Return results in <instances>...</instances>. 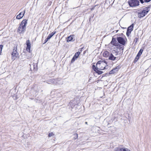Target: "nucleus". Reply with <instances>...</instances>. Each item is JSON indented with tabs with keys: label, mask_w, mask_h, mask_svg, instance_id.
<instances>
[{
	"label": "nucleus",
	"mask_w": 151,
	"mask_h": 151,
	"mask_svg": "<svg viewBox=\"0 0 151 151\" xmlns=\"http://www.w3.org/2000/svg\"><path fill=\"white\" fill-rule=\"evenodd\" d=\"M143 4L144 3V1L143 0H139Z\"/></svg>",
	"instance_id": "nucleus-24"
},
{
	"label": "nucleus",
	"mask_w": 151,
	"mask_h": 151,
	"mask_svg": "<svg viewBox=\"0 0 151 151\" xmlns=\"http://www.w3.org/2000/svg\"><path fill=\"white\" fill-rule=\"evenodd\" d=\"M56 32H52L49 35L47 36V37L50 39L55 33Z\"/></svg>",
	"instance_id": "nucleus-18"
},
{
	"label": "nucleus",
	"mask_w": 151,
	"mask_h": 151,
	"mask_svg": "<svg viewBox=\"0 0 151 151\" xmlns=\"http://www.w3.org/2000/svg\"><path fill=\"white\" fill-rule=\"evenodd\" d=\"M127 35L128 36H129V33L127 34Z\"/></svg>",
	"instance_id": "nucleus-25"
},
{
	"label": "nucleus",
	"mask_w": 151,
	"mask_h": 151,
	"mask_svg": "<svg viewBox=\"0 0 151 151\" xmlns=\"http://www.w3.org/2000/svg\"><path fill=\"white\" fill-rule=\"evenodd\" d=\"M3 47V45H0V55L1 54V52Z\"/></svg>",
	"instance_id": "nucleus-20"
},
{
	"label": "nucleus",
	"mask_w": 151,
	"mask_h": 151,
	"mask_svg": "<svg viewBox=\"0 0 151 151\" xmlns=\"http://www.w3.org/2000/svg\"><path fill=\"white\" fill-rule=\"evenodd\" d=\"M120 68V66H118L115 68L113 69L109 72L110 74H113L117 73Z\"/></svg>",
	"instance_id": "nucleus-8"
},
{
	"label": "nucleus",
	"mask_w": 151,
	"mask_h": 151,
	"mask_svg": "<svg viewBox=\"0 0 151 151\" xmlns=\"http://www.w3.org/2000/svg\"><path fill=\"white\" fill-rule=\"evenodd\" d=\"M74 136H75V137H74V138L75 139H76L78 137V134H74Z\"/></svg>",
	"instance_id": "nucleus-21"
},
{
	"label": "nucleus",
	"mask_w": 151,
	"mask_h": 151,
	"mask_svg": "<svg viewBox=\"0 0 151 151\" xmlns=\"http://www.w3.org/2000/svg\"><path fill=\"white\" fill-rule=\"evenodd\" d=\"M129 4L131 6H136L139 5V2L138 0H130Z\"/></svg>",
	"instance_id": "nucleus-5"
},
{
	"label": "nucleus",
	"mask_w": 151,
	"mask_h": 151,
	"mask_svg": "<svg viewBox=\"0 0 151 151\" xmlns=\"http://www.w3.org/2000/svg\"><path fill=\"white\" fill-rule=\"evenodd\" d=\"M26 45H27L26 47V50L27 51L30 52L31 47V43L29 40H27L26 41Z\"/></svg>",
	"instance_id": "nucleus-9"
},
{
	"label": "nucleus",
	"mask_w": 151,
	"mask_h": 151,
	"mask_svg": "<svg viewBox=\"0 0 151 151\" xmlns=\"http://www.w3.org/2000/svg\"><path fill=\"white\" fill-rule=\"evenodd\" d=\"M49 39H50L47 37V38L45 40V42H47Z\"/></svg>",
	"instance_id": "nucleus-22"
},
{
	"label": "nucleus",
	"mask_w": 151,
	"mask_h": 151,
	"mask_svg": "<svg viewBox=\"0 0 151 151\" xmlns=\"http://www.w3.org/2000/svg\"><path fill=\"white\" fill-rule=\"evenodd\" d=\"M85 123H86V124H87V122H86Z\"/></svg>",
	"instance_id": "nucleus-26"
},
{
	"label": "nucleus",
	"mask_w": 151,
	"mask_h": 151,
	"mask_svg": "<svg viewBox=\"0 0 151 151\" xmlns=\"http://www.w3.org/2000/svg\"><path fill=\"white\" fill-rule=\"evenodd\" d=\"M25 13V11L24 13L20 12L16 17V19H19L22 18L24 16Z\"/></svg>",
	"instance_id": "nucleus-12"
},
{
	"label": "nucleus",
	"mask_w": 151,
	"mask_h": 151,
	"mask_svg": "<svg viewBox=\"0 0 151 151\" xmlns=\"http://www.w3.org/2000/svg\"><path fill=\"white\" fill-rule=\"evenodd\" d=\"M80 54V52H78L76 53L73 56V58L72 59L71 62H73L76 59L78 58Z\"/></svg>",
	"instance_id": "nucleus-10"
},
{
	"label": "nucleus",
	"mask_w": 151,
	"mask_h": 151,
	"mask_svg": "<svg viewBox=\"0 0 151 151\" xmlns=\"http://www.w3.org/2000/svg\"><path fill=\"white\" fill-rule=\"evenodd\" d=\"M118 151H131L129 148L126 147H122L119 149H118Z\"/></svg>",
	"instance_id": "nucleus-16"
},
{
	"label": "nucleus",
	"mask_w": 151,
	"mask_h": 151,
	"mask_svg": "<svg viewBox=\"0 0 151 151\" xmlns=\"http://www.w3.org/2000/svg\"><path fill=\"white\" fill-rule=\"evenodd\" d=\"M146 2H149L151 0H144Z\"/></svg>",
	"instance_id": "nucleus-23"
},
{
	"label": "nucleus",
	"mask_w": 151,
	"mask_h": 151,
	"mask_svg": "<svg viewBox=\"0 0 151 151\" xmlns=\"http://www.w3.org/2000/svg\"><path fill=\"white\" fill-rule=\"evenodd\" d=\"M107 63L105 62L100 60L96 63V67L94 65H93V69L98 74H101L103 73V72L99 70H102L104 69Z\"/></svg>",
	"instance_id": "nucleus-1"
},
{
	"label": "nucleus",
	"mask_w": 151,
	"mask_h": 151,
	"mask_svg": "<svg viewBox=\"0 0 151 151\" xmlns=\"http://www.w3.org/2000/svg\"><path fill=\"white\" fill-rule=\"evenodd\" d=\"M114 53L113 51L112 52V53H111L110 54L109 56V60H114L116 59V57L117 55V53L115 52V54L114 55H113V54Z\"/></svg>",
	"instance_id": "nucleus-7"
},
{
	"label": "nucleus",
	"mask_w": 151,
	"mask_h": 151,
	"mask_svg": "<svg viewBox=\"0 0 151 151\" xmlns=\"http://www.w3.org/2000/svg\"><path fill=\"white\" fill-rule=\"evenodd\" d=\"M27 20L25 19L23 20L19 26L18 27L17 30V32L19 34H23L26 30V25L27 24Z\"/></svg>",
	"instance_id": "nucleus-2"
},
{
	"label": "nucleus",
	"mask_w": 151,
	"mask_h": 151,
	"mask_svg": "<svg viewBox=\"0 0 151 151\" xmlns=\"http://www.w3.org/2000/svg\"><path fill=\"white\" fill-rule=\"evenodd\" d=\"M111 44L115 46H117L118 44V43L117 42L116 39L114 38H112V41L111 42Z\"/></svg>",
	"instance_id": "nucleus-13"
},
{
	"label": "nucleus",
	"mask_w": 151,
	"mask_h": 151,
	"mask_svg": "<svg viewBox=\"0 0 151 151\" xmlns=\"http://www.w3.org/2000/svg\"><path fill=\"white\" fill-rule=\"evenodd\" d=\"M55 134H53L52 132H51L48 135V137H50L53 136Z\"/></svg>",
	"instance_id": "nucleus-19"
},
{
	"label": "nucleus",
	"mask_w": 151,
	"mask_h": 151,
	"mask_svg": "<svg viewBox=\"0 0 151 151\" xmlns=\"http://www.w3.org/2000/svg\"><path fill=\"white\" fill-rule=\"evenodd\" d=\"M149 11L150 9L149 7L145 8L142 11L138 13V17L141 18L144 17L147 14Z\"/></svg>",
	"instance_id": "nucleus-3"
},
{
	"label": "nucleus",
	"mask_w": 151,
	"mask_h": 151,
	"mask_svg": "<svg viewBox=\"0 0 151 151\" xmlns=\"http://www.w3.org/2000/svg\"><path fill=\"white\" fill-rule=\"evenodd\" d=\"M117 40L119 43L123 45L125 44L127 41L126 38L121 37H117Z\"/></svg>",
	"instance_id": "nucleus-6"
},
{
	"label": "nucleus",
	"mask_w": 151,
	"mask_h": 151,
	"mask_svg": "<svg viewBox=\"0 0 151 151\" xmlns=\"http://www.w3.org/2000/svg\"><path fill=\"white\" fill-rule=\"evenodd\" d=\"M143 51V50L141 49L137 54L135 59V60L137 61L139 58V57L141 55Z\"/></svg>",
	"instance_id": "nucleus-11"
},
{
	"label": "nucleus",
	"mask_w": 151,
	"mask_h": 151,
	"mask_svg": "<svg viewBox=\"0 0 151 151\" xmlns=\"http://www.w3.org/2000/svg\"><path fill=\"white\" fill-rule=\"evenodd\" d=\"M17 48L14 47L11 53L12 59L13 60H14L16 58L18 57L19 54L17 51Z\"/></svg>",
	"instance_id": "nucleus-4"
},
{
	"label": "nucleus",
	"mask_w": 151,
	"mask_h": 151,
	"mask_svg": "<svg viewBox=\"0 0 151 151\" xmlns=\"http://www.w3.org/2000/svg\"><path fill=\"white\" fill-rule=\"evenodd\" d=\"M110 53L107 51H104L103 53V57L105 58L109 57L110 55Z\"/></svg>",
	"instance_id": "nucleus-14"
},
{
	"label": "nucleus",
	"mask_w": 151,
	"mask_h": 151,
	"mask_svg": "<svg viewBox=\"0 0 151 151\" xmlns=\"http://www.w3.org/2000/svg\"><path fill=\"white\" fill-rule=\"evenodd\" d=\"M73 35H71L68 37L67 40V42H68L71 41L73 39Z\"/></svg>",
	"instance_id": "nucleus-17"
},
{
	"label": "nucleus",
	"mask_w": 151,
	"mask_h": 151,
	"mask_svg": "<svg viewBox=\"0 0 151 151\" xmlns=\"http://www.w3.org/2000/svg\"><path fill=\"white\" fill-rule=\"evenodd\" d=\"M133 26L132 24L129 26L127 30V34L129 33V34L133 30Z\"/></svg>",
	"instance_id": "nucleus-15"
}]
</instances>
